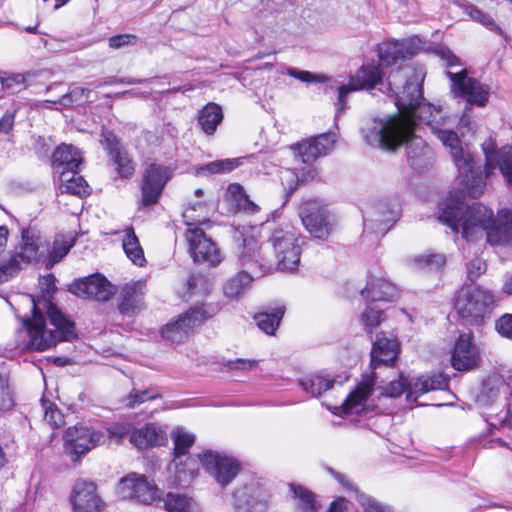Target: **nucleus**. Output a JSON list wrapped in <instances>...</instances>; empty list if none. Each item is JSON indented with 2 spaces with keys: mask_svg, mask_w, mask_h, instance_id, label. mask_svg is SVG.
Instances as JSON below:
<instances>
[{
  "mask_svg": "<svg viewBox=\"0 0 512 512\" xmlns=\"http://www.w3.org/2000/svg\"><path fill=\"white\" fill-rule=\"evenodd\" d=\"M334 383V380L325 379L318 375L305 378L300 382L303 389L313 396H320L323 392L331 389Z\"/></svg>",
  "mask_w": 512,
  "mask_h": 512,
  "instance_id": "nucleus-43",
  "label": "nucleus"
},
{
  "mask_svg": "<svg viewBox=\"0 0 512 512\" xmlns=\"http://www.w3.org/2000/svg\"><path fill=\"white\" fill-rule=\"evenodd\" d=\"M198 458L206 471L222 487L228 485L240 469L236 459L217 452L206 451L203 454H199Z\"/></svg>",
  "mask_w": 512,
  "mask_h": 512,
  "instance_id": "nucleus-16",
  "label": "nucleus"
},
{
  "mask_svg": "<svg viewBox=\"0 0 512 512\" xmlns=\"http://www.w3.org/2000/svg\"><path fill=\"white\" fill-rule=\"evenodd\" d=\"M238 512H264L267 500L258 488L246 487L235 495Z\"/></svg>",
  "mask_w": 512,
  "mask_h": 512,
  "instance_id": "nucleus-27",
  "label": "nucleus"
},
{
  "mask_svg": "<svg viewBox=\"0 0 512 512\" xmlns=\"http://www.w3.org/2000/svg\"><path fill=\"white\" fill-rule=\"evenodd\" d=\"M447 77L451 81V91L457 97H462L469 105L483 107L490 95L488 86L478 80L468 77L466 70L447 71Z\"/></svg>",
  "mask_w": 512,
  "mask_h": 512,
  "instance_id": "nucleus-10",
  "label": "nucleus"
},
{
  "mask_svg": "<svg viewBox=\"0 0 512 512\" xmlns=\"http://www.w3.org/2000/svg\"><path fill=\"white\" fill-rule=\"evenodd\" d=\"M146 284L144 281L127 283L121 291V299L118 305L121 314L133 316L144 308V293Z\"/></svg>",
  "mask_w": 512,
  "mask_h": 512,
  "instance_id": "nucleus-22",
  "label": "nucleus"
},
{
  "mask_svg": "<svg viewBox=\"0 0 512 512\" xmlns=\"http://www.w3.org/2000/svg\"><path fill=\"white\" fill-rule=\"evenodd\" d=\"M299 216L305 229L320 240H327L335 226L334 216L317 200L303 202L299 208Z\"/></svg>",
  "mask_w": 512,
  "mask_h": 512,
  "instance_id": "nucleus-8",
  "label": "nucleus"
},
{
  "mask_svg": "<svg viewBox=\"0 0 512 512\" xmlns=\"http://www.w3.org/2000/svg\"><path fill=\"white\" fill-rule=\"evenodd\" d=\"M284 305L277 306L271 311H261L254 315L253 319L257 327L267 335H274L285 314Z\"/></svg>",
  "mask_w": 512,
  "mask_h": 512,
  "instance_id": "nucleus-32",
  "label": "nucleus"
},
{
  "mask_svg": "<svg viewBox=\"0 0 512 512\" xmlns=\"http://www.w3.org/2000/svg\"><path fill=\"white\" fill-rule=\"evenodd\" d=\"M404 392L407 393V379L401 376L399 380L391 381L383 387L382 395L390 398H397Z\"/></svg>",
  "mask_w": 512,
  "mask_h": 512,
  "instance_id": "nucleus-52",
  "label": "nucleus"
},
{
  "mask_svg": "<svg viewBox=\"0 0 512 512\" xmlns=\"http://www.w3.org/2000/svg\"><path fill=\"white\" fill-rule=\"evenodd\" d=\"M207 317L202 307H193L179 315L176 321L167 323L161 330L162 337L173 343L182 342L189 336L190 332Z\"/></svg>",
  "mask_w": 512,
  "mask_h": 512,
  "instance_id": "nucleus-17",
  "label": "nucleus"
},
{
  "mask_svg": "<svg viewBox=\"0 0 512 512\" xmlns=\"http://www.w3.org/2000/svg\"><path fill=\"white\" fill-rule=\"evenodd\" d=\"M471 332L461 333L457 338L451 355V364L458 371H468L478 367L480 350L473 341Z\"/></svg>",
  "mask_w": 512,
  "mask_h": 512,
  "instance_id": "nucleus-19",
  "label": "nucleus"
},
{
  "mask_svg": "<svg viewBox=\"0 0 512 512\" xmlns=\"http://www.w3.org/2000/svg\"><path fill=\"white\" fill-rule=\"evenodd\" d=\"M39 285L41 289L46 293H52L56 289L55 287V277L52 274L47 276H43L39 280Z\"/></svg>",
  "mask_w": 512,
  "mask_h": 512,
  "instance_id": "nucleus-63",
  "label": "nucleus"
},
{
  "mask_svg": "<svg viewBox=\"0 0 512 512\" xmlns=\"http://www.w3.org/2000/svg\"><path fill=\"white\" fill-rule=\"evenodd\" d=\"M486 271V263L475 258L467 264V277L471 282L476 281Z\"/></svg>",
  "mask_w": 512,
  "mask_h": 512,
  "instance_id": "nucleus-56",
  "label": "nucleus"
},
{
  "mask_svg": "<svg viewBox=\"0 0 512 512\" xmlns=\"http://www.w3.org/2000/svg\"><path fill=\"white\" fill-rule=\"evenodd\" d=\"M160 397V394L156 393L152 389L136 390L133 389L123 400V403L128 408H134L147 400H153Z\"/></svg>",
  "mask_w": 512,
  "mask_h": 512,
  "instance_id": "nucleus-47",
  "label": "nucleus"
},
{
  "mask_svg": "<svg viewBox=\"0 0 512 512\" xmlns=\"http://www.w3.org/2000/svg\"><path fill=\"white\" fill-rule=\"evenodd\" d=\"M118 490L123 498L135 500L142 504L150 505L160 501L158 487L141 474L131 473L122 478Z\"/></svg>",
  "mask_w": 512,
  "mask_h": 512,
  "instance_id": "nucleus-12",
  "label": "nucleus"
},
{
  "mask_svg": "<svg viewBox=\"0 0 512 512\" xmlns=\"http://www.w3.org/2000/svg\"><path fill=\"white\" fill-rule=\"evenodd\" d=\"M101 136L103 138L102 142L118 174L123 178L131 177L135 172V164L119 138L110 131L102 132Z\"/></svg>",
  "mask_w": 512,
  "mask_h": 512,
  "instance_id": "nucleus-20",
  "label": "nucleus"
},
{
  "mask_svg": "<svg viewBox=\"0 0 512 512\" xmlns=\"http://www.w3.org/2000/svg\"><path fill=\"white\" fill-rule=\"evenodd\" d=\"M501 390H504V392H506V390H507L506 386L504 385V383L502 381L499 382V384L496 386L495 389L494 388L490 389L491 395L488 392V385H485L481 395L478 398V401L483 405L488 404L490 401V398H497L498 395L500 394Z\"/></svg>",
  "mask_w": 512,
  "mask_h": 512,
  "instance_id": "nucleus-59",
  "label": "nucleus"
},
{
  "mask_svg": "<svg viewBox=\"0 0 512 512\" xmlns=\"http://www.w3.org/2000/svg\"><path fill=\"white\" fill-rule=\"evenodd\" d=\"M335 135L324 133L294 145L292 148L297 152L303 163H311L318 157L330 152L335 144Z\"/></svg>",
  "mask_w": 512,
  "mask_h": 512,
  "instance_id": "nucleus-21",
  "label": "nucleus"
},
{
  "mask_svg": "<svg viewBox=\"0 0 512 512\" xmlns=\"http://www.w3.org/2000/svg\"><path fill=\"white\" fill-rule=\"evenodd\" d=\"M382 80L379 66L362 65L346 85L338 88L337 114L345 109L346 96L353 91L372 90Z\"/></svg>",
  "mask_w": 512,
  "mask_h": 512,
  "instance_id": "nucleus-15",
  "label": "nucleus"
},
{
  "mask_svg": "<svg viewBox=\"0 0 512 512\" xmlns=\"http://www.w3.org/2000/svg\"><path fill=\"white\" fill-rule=\"evenodd\" d=\"M257 365L256 360H245V359H237L235 361L229 362L230 369H238V370H248L254 368Z\"/></svg>",
  "mask_w": 512,
  "mask_h": 512,
  "instance_id": "nucleus-62",
  "label": "nucleus"
},
{
  "mask_svg": "<svg viewBox=\"0 0 512 512\" xmlns=\"http://www.w3.org/2000/svg\"><path fill=\"white\" fill-rule=\"evenodd\" d=\"M122 246L127 258L135 265L143 267L146 263L144 250L140 245L133 227L125 229V235L122 239Z\"/></svg>",
  "mask_w": 512,
  "mask_h": 512,
  "instance_id": "nucleus-34",
  "label": "nucleus"
},
{
  "mask_svg": "<svg viewBox=\"0 0 512 512\" xmlns=\"http://www.w3.org/2000/svg\"><path fill=\"white\" fill-rule=\"evenodd\" d=\"M404 57L403 45L398 43L388 44L379 48V60L382 66L395 64L399 59Z\"/></svg>",
  "mask_w": 512,
  "mask_h": 512,
  "instance_id": "nucleus-44",
  "label": "nucleus"
},
{
  "mask_svg": "<svg viewBox=\"0 0 512 512\" xmlns=\"http://www.w3.org/2000/svg\"><path fill=\"white\" fill-rule=\"evenodd\" d=\"M290 491L296 501V507L303 512H312L316 509L315 495L301 485L290 484Z\"/></svg>",
  "mask_w": 512,
  "mask_h": 512,
  "instance_id": "nucleus-42",
  "label": "nucleus"
},
{
  "mask_svg": "<svg viewBox=\"0 0 512 512\" xmlns=\"http://www.w3.org/2000/svg\"><path fill=\"white\" fill-rule=\"evenodd\" d=\"M34 77V74L31 72L27 73H11L6 74L5 76L0 78L1 85L3 88L7 90L14 91L16 88L23 85L24 87L30 85V80Z\"/></svg>",
  "mask_w": 512,
  "mask_h": 512,
  "instance_id": "nucleus-46",
  "label": "nucleus"
},
{
  "mask_svg": "<svg viewBox=\"0 0 512 512\" xmlns=\"http://www.w3.org/2000/svg\"><path fill=\"white\" fill-rule=\"evenodd\" d=\"M90 90H87L83 87H74L69 92L63 94L59 99H50L46 100L47 103L60 104L62 106H71L74 103H79L87 98L86 93H89Z\"/></svg>",
  "mask_w": 512,
  "mask_h": 512,
  "instance_id": "nucleus-48",
  "label": "nucleus"
},
{
  "mask_svg": "<svg viewBox=\"0 0 512 512\" xmlns=\"http://www.w3.org/2000/svg\"><path fill=\"white\" fill-rule=\"evenodd\" d=\"M13 406V399L9 392L4 389L0 390V412L7 411Z\"/></svg>",
  "mask_w": 512,
  "mask_h": 512,
  "instance_id": "nucleus-64",
  "label": "nucleus"
},
{
  "mask_svg": "<svg viewBox=\"0 0 512 512\" xmlns=\"http://www.w3.org/2000/svg\"><path fill=\"white\" fill-rule=\"evenodd\" d=\"M399 352L400 344L395 338L378 335L372 346L371 366L373 368L389 366L397 359Z\"/></svg>",
  "mask_w": 512,
  "mask_h": 512,
  "instance_id": "nucleus-23",
  "label": "nucleus"
},
{
  "mask_svg": "<svg viewBox=\"0 0 512 512\" xmlns=\"http://www.w3.org/2000/svg\"><path fill=\"white\" fill-rule=\"evenodd\" d=\"M269 242L275 251L279 269L290 272L297 270L303 244L300 232L290 225L277 227L273 230Z\"/></svg>",
  "mask_w": 512,
  "mask_h": 512,
  "instance_id": "nucleus-6",
  "label": "nucleus"
},
{
  "mask_svg": "<svg viewBox=\"0 0 512 512\" xmlns=\"http://www.w3.org/2000/svg\"><path fill=\"white\" fill-rule=\"evenodd\" d=\"M286 73L293 78L298 79L301 82L311 83V82H326L327 77L324 75L313 74L309 71L298 70L293 67H288L286 69Z\"/></svg>",
  "mask_w": 512,
  "mask_h": 512,
  "instance_id": "nucleus-51",
  "label": "nucleus"
},
{
  "mask_svg": "<svg viewBox=\"0 0 512 512\" xmlns=\"http://www.w3.org/2000/svg\"><path fill=\"white\" fill-rule=\"evenodd\" d=\"M137 36L134 34H118L109 38V46L113 49H119L125 46L134 45Z\"/></svg>",
  "mask_w": 512,
  "mask_h": 512,
  "instance_id": "nucleus-57",
  "label": "nucleus"
},
{
  "mask_svg": "<svg viewBox=\"0 0 512 512\" xmlns=\"http://www.w3.org/2000/svg\"><path fill=\"white\" fill-rule=\"evenodd\" d=\"M203 208L204 205L201 202H197L183 212L184 222L189 226L185 233V238L188 243L189 253L194 262L215 267L222 262V254L212 239L201 228L196 226L197 224L204 223V221L195 219L192 215V211L202 210Z\"/></svg>",
  "mask_w": 512,
  "mask_h": 512,
  "instance_id": "nucleus-4",
  "label": "nucleus"
},
{
  "mask_svg": "<svg viewBox=\"0 0 512 512\" xmlns=\"http://www.w3.org/2000/svg\"><path fill=\"white\" fill-rule=\"evenodd\" d=\"M130 441L138 449L160 446L167 441L165 432L155 424H147L144 427L136 429L130 436Z\"/></svg>",
  "mask_w": 512,
  "mask_h": 512,
  "instance_id": "nucleus-25",
  "label": "nucleus"
},
{
  "mask_svg": "<svg viewBox=\"0 0 512 512\" xmlns=\"http://www.w3.org/2000/svg\"><path fill=\"white\" fill-rule=\"evenodd\" d=\"M494 305L492 293L481 287L462 288L455 300V309L469 325L479 326L489 317Z\"/></svg>",
  "mask_w": 512,
  "mask_h": 512,
  "instance_id": "nucleus-5",
  "label": "nucleus"
},
{
  "mask_svg": "<svg viewBox=\"0 0 512 512\" xmlns=\"http://www.w3.org/2000/svg\"><path fill=\"white\" fill-rule=\"evenodd\" d=\"M495 329L502 337L512 340V314H504L497 319Z\"/></svg>",
  "mask_w": 512,
  "mask_h": 512,
  "instance_id": "nucleus-54",
  "label": "nucleus"
},
{
  "mask_svg": "<svg viewBox=\"0 0 512 512\" xmlns=\"http://www.w3.org/2000/svg\"><path fill=\"white\" fill-rule=\"evenodd\" d=\"M434 52L441 60L445 62L447 67L453 68L462 66L460 59L455 54H453L449 48L439 46L435 48Z\"/></svg>",
  "mask_w": 512,
  "mask_h": 512,
  "instance_id": "nucleus-55",
  "label": "nucleus"
},
{
  "mask_svg": "<svg viewBox=\"0 0 512 512\" xmlns=\"http://www.w3.org/2000/svg\"><path fill=\"white\" fill-rule=\"evenodd\" d=\"M107 431L111 438H115L120 441L122 437L129 433L130 427L127 423H116L108 427Z\"/></svg>",
  "mask_w": 512,
  "mask_h": 512,
  "instance_id": "nucleus-60",
  "label": "nucleus"
},
{
  "mask_svg": "<svg viewBox=\"0 0 512 512\" xmlns=\"http://www.w3.org/2000/svg\"><path fill=\"white\" fill-rule=\"evenodd\" d=\"M374 382L368 378L361 381L353 391L349 393L342 404L343 412L346 414L358 411L359 407L369 398L372 393Z\"/></svg>",
  "mask_w": 512,
  "mask_h": 512,
  "instance_id": "nucleus-31",
  "label": "nucleus"
},
{
  "mask_svg": "<svg viewBox=\"0 0 512 512\" xmlns=\"http://www.w3.org/2000/svg\"><path fill=\"white\" fill-rule=\"evenodd\" d=\"M254 278L246 271H239L228 278L222 287L223 294L230 300H239L251 288Z\"/></svg>",
  "mask_w": 512,
  "mask_h": 512,
  "instance_id": "nucleus-29",
  "label": "nucleus"
},
{
  "mask_svg": "<svg viewBox=\"0 0 512 512\" xmlns=\"http://www.w3.org/2000/svg\"><path fill=\"white\" fill-rule=\"evenodd\" d=\"M415 130H412L411 136L403 144H407V157L412 166H420L422 161L430 153L429 147L421 137L415 136Z\"/></svg>",
  "mask_w": 512,
  "mask_h": 512,
  "instance_id": "nucleus-37",
  "label": "nucleus"
},
{
  "mask_svg": "<svg viewBox=\"0 0 512 512\" xmlns=\"http://www.w3.org/2000/svg\"><path fill=\"white\" fill-rule=\"evenodd\" d=\"M356 499L366 512H392L391 508L382 504L374 497L356 491Z\"/></svg>",
  "mask_w": 512,
  "mask_h": 512,
  "instance_id": "nucleus-49",
  "label": "nucleus"
},
{
  "mask_svg": "<svg viewBox=\"0 0 512 512\" xmlns=\"http://www.w3.org/2000/svg\"><path fill=\"white\" fill-rule=\"evenodd\" d=\"M14 126V113H5L0 119V133L8 134Z\"/></svg>",
  "mask_w": 512,
  "mask_h": 512,
  "instance_id": "nucleus-61",
  "label": "nucleus"
},
{
  "mask_svg": "<svg viewBox=\"0 0 512 512\" xmlns=\"http://www.w3.org/2000/svg\"><path fill=\"white\" fill-rule=\"evenodd\" d=\"M158 503H163L167 512H200L198 504L186 494L169 492Z\"/></svg>",
  "mask_w": 512,
  "mask_h": 512,
  "instance_id": "nucleus-33",
  "label": "nucleus"
},
{
  "mask_svg": "<svg viewBox=\"0 0 512 512\" xmlns=\"http://www.w3.org/2000/svg\"><path fill=\"white\" fill-rule=\"evenodd\" d=\"M65 454L73 462L104 442V435L95 429L76 425L66 429L63 435Z\"/></svg>",
  "mask_w": 512,
  "mask_h": 512,
  "instance_id": "nucleus-9",
  "label": "nucleus"
},
{
  "mask_svg": "<svg viewBox=\"0 0 512 512\" xmlns=\"http://www.w3.org/2000/svg\"><path fill=\"white\" fill-rule=\"evenodd\" d=\"M382 311L373 307H368L361 315V321L366 330L371 331L381 322Z\"/></svg>",
  "mask_w": 512,
  "mask_h": 512,
  "instance_id": "nucleus-53",
  "label": "nucleus"
},
{
  "mask_svg": "<svg viewBox=\"0 0 512 512\" xmlns=\"http://www.w3.org/2000/svg\"><path fill=\"white\" fill-rule=\"evenodd\" d=\"M433 134L449 149L458 170L462 191L450 194L439 206L438 219L454 232L461 231L462 237L473 241L486 235L491 244H501L508 240V230L512 228V213L503 210L494 218L488 207L474 203L465 206V194L477 198L482 195L486 178L495 168H499L506 182L512 186V146L495 148V143L487 139L482 144L485 155V175L475 166L473 156L465 151L456 132L450 129L433 127Z\"/></svg>",
  "mask_w": 512,
  "mask_h": 512,
  "instance_id": "nucleus-1",
  "label": "nucleus"
},
{
  "mask_svg": "<svg viewBox=\"0 0 512 512\" xmlns=\"http://www.w3.org/2000/svg\"><path fill=\"white\" fill-rule=\"evenodd\" d=\"M69 292L83 299L107 301L116 292V288L103 275L93 274L73 281Z\"/></svg>",
  "mask_w": 512,
  "mask_h": 512,
  "instance_id": "nucleus-14",
  "label": "nucleus"
},
{
  "mask_svg": "<svg viewBox=\"0 0 512 512\" xmlns=\"http://www.w3.org/2000/svg\"><path fill=\"white\" fill-rule=\"evenodd\" d=\"M168 180L169 173L166 167L157 164L149 165L142 177L141 204L143 206L156 204Z\"/></svg>",
  "mask_w": 512,
  "mask_h": 512,
  "instance_id": "nucleus-18",
  "label": "nucleus"
},
{
  "mask_svg": "<svg viewBox=\"0 0 512 512\" xmlns=\"http://www.w3.org/2000/svg\"><path fill=\"white\" fill-rule=\"evenodd\" d=\"M377 213L378 218L375 219L378 223L377 230L386 233L400 217V205L396 200L380 204Z\"/></svg>",
  "mask_w": 512,
  "mask_h": 512,
  "instance_id": "nucleus-36",
  "label": "nucleus"
},
{
  "mask_svg": "<svg viewBox=\"0 0 512 512\" xmlns=\"http://www.w3.org/2000/svg\"><path fill=\"white\" fill-rule=\"evenodd\" d=\"M361 295L373 302L375 301H393L398 290L395 285L383 278L372 277L367 286L361 291Z\"/></svg>",
  "mask_w": 512,
  "mask_h": 512,
  "instance_id": "nucleus-26",
  "label": "nucleus"
},
{
  "mask_svg": "<svg viewBox=\"0 0 512 512\" xmlns=\"http://www.w3.org/2000/svg\"><path fill=\"white\" fill-rule=\"evenodd\" d=\"M59 189L61 193L84 197L89 194V185L85 179L78 174L77 170L60 171Z\"/></svg>",
  "mask_w": 512,
  "mask_h": 512,
  "instance_id": "nucleus-30",
  "label": "nucleus"
},
{
  "mask_svg": "<svg viewBox=\"0 0 512 512\" xmlns=\"http://www.w3.org/2000/svg\"><path fill=\"white\" fill-rule=\"evenodd\" d=\"M240 165L239 159H222L212 161L196 169L198 175L209 176L229 173Z\"/></svg>",
  "mask_w": 512,
  "mask_h": 512,
  "instance_id": "nucleus-41",
  "label": "nucleus"
},
{
  "mask_svg": "<svg viewBox=\"0 0 512 512\" xmlns=\"http://www.w3.org/2000/svg\"><path fill=\"white\" fill-rule=\"evenodd\" d=\"M446 264V257L444 254H426L419 255L409 259V265L416 270L424 271H439Z\"/></svg>",
  "mask_w": 512,
  "mask_h": 512,
  "instance_id": "nucleus-39",
  "label": "nucleus"
},
{
  "mask_svg": "<svg viewBox=\"0 0 512 512\" xmlns=\"http://www.w3.org/2000/svg\"><path fill=\"white\" fill-rule=\"evenodd\" d=\"M69 502L73 512H102L105 502L94 482L77 479L71 489Z\"/></svg>",
  "mask_w": 512,
  "mask_h": 512,
  "instance_id": "nucleus-13",
  "label": "nucleus"
},
{
  "mask_svg": "<svg viewBox=\"0 0 512 512\" xmlns=\"http://www.w3.org/2000/svg\"><path fill=\"white\" fill-rule=\"evenodd\" d=\"M171 437L174 441V463L176 467V480L179 485H187L196 476L197 468L195 461L187 458L183 463L181 457L184 456L193 445L195 437L183 428L173 430Z\"/></svg>",
  "mask_w": 512,
  "mask_h": 512,
  "instance_id": "nucleus-11",
  "label": "nucleus"
},
{
  "mask_svg": "<svg viewBox=\"0 0 512 512\" xmlns=\"http://www.w3.org/2000/svg\"><path fill=\"white\" fill-rule=\"evenodd\" d=\"M74 245L73 240L64 241L56 239L53 243V248L49 253V265L52 266L59 262Z\"/></svg>",
  "mask_w": 512,
  "mask_h": 512,
  "instance_id": "nucleus-50",
  "label": "nucleus"
},
{
  "mask_svg": "<svg viewBox=\"0 0 512 512\" xmlns=\"http://www.w3.org/2000/svg\"><path fill=\"white\" fill-rule=\"evenodd\" d=\"M22 244L20 251L0 266V283L8 281L16 275L23 264H29L38 260L40 233L35 228H25L21 232Z\"/></svg>",
  "mask_w": 512,
  "mask_h": 512,
  "instance_id": "nucleus-7",
  "label": "nucleus"
},
{
  "mask_svg": "<svg viewBox=\"0 0 512 512\" xmlns=\"http://www.w3.org/2000/svg\"><path fill=\"white\" fill-rule=\"evenodd\" d=\"M389 91L394 96L398 114L368 120L362 135L370 146L395 151L416 130L417 121L433 127L443 126L446 118L440 108L423 101L422 77L400 69L388 76Z\"/></svg>",
  "mask_w": 512,
  "mask_h": 512,
  "instance_id": "nucleus-2",
  "label": "nucleus"
},
{
  "mask_svg": "<svg viewBox=\"0 0 512 512\" xmlns=\"http://www.w3.org/2000/svg\"><path fill=\"white\" fill-rule=\"evenodd\" d=\"M241 239V244L238 245L239 258L243 266L248 265L251 261L261 262L264 261L261 255V247L258 245L254 236H246L240 234L238 240Z\"/></svg>",
  "mask_w": 512,
  "mask_h": 512,
  "instance_id": "nucleus-38",
  "label": "nucleus"
},
{
  "mask_svg": "<svg viewBox=\"0 0 512 512\" xmlns=\"http://www.w3.org/2000/svg\"><path fill=\"white\" fill-rule=\"evenodd\" d=\"M82 160L81 152L72 145L62 144L53 153V164L59 172L77 170Z\"/></svg>",
  "mask_w": 512,
  "mask_h": 512,
  "instance_id": "nucleus-28",
  "label": "nucleus"
},
{
  "mask_svg": "<svg viewBox=\"0 0 512 512\" xmlns=\"http://www.w3.org/2000/svg\"><path fill=\"white\" fill-rule=\"evenodd\" d=\"M41 407L44 411V419L50 426L60 427L65 423L64 415L50 400L42 398Z\"/></svg>",
  "mask_w": 512,
  "mask_h": 512,
  "instance_id": "nucleus-45",
  "label": "nucleus"
},
{
  "mask_svg": "<svg viewBox=\"0 0 512 512\" xmlns=\"http://www.w3.org/2000/svg\"><path fill=\"white\" fill-rule=\"evenodd\" d=\"M227 194L231 200L235 202L239 210L251 214L259 211V206L248 197L241 185L237 183L230 184L227 189Z\"/></svg>",
  "mask_w": 512,
  "mask_h": 512,
  "instance_id": "nucleus-40",
  "label": "nucleus"
},
{
  "mask_svg": "<svg viewBox=\"0 0 512 512\" xmlns=\"http://www.w3.org/2000/svg\"><path fill=\"white\" fill-rule=\"evenodd\" d=\"M469 15L473 20L480 22L481 24H483L484 26H486L490 29L497 26L495 21L493 20V18L490 15L481 11L478 8L472 7L470 9Z\"/></svg>",
  "mask_w": 512,
  "mask_h": 512,
  "instance_id": "nucleus-58",
  "label": "nucleus"
},
{
  "mask_svg": "<svg viewBox=\"0 0 512 512\" xmlns=\"http://www.w3.org/2000/svg\"><path fill=\"white\" fill-rule=\"evenodd\" d=\"M222 119L221 107L215 103H209L199 112L198 123L207 135H212Z\"/></svg>",
  "mask_w": 512,
  "mask_h": 512,
  "instance_id": "nucleus-35",
  "label": "nucleus"
},
{
  "mask_svg": "<svg viewBox=\"0 0 512 512\" xmlns=\"http://www.w3.org/2000/svg\"><path fill=\"white\" fill-rule=\"evenodd\" d=\"M32 307V317L23 318V327L18 331L16 347L21 350L44 351L58 341H68L76 337L74 323L70 321L52 302L44 300V307L55 331L47 330L45 318L34 298L28 299Z\"/></svg>",
  "mask_w": 512,
  "mask_h": 512,
  "instance_id": "nucleus-3",
  "label": "nucleus"
},
{
  "mask_svg": "<svg viewBox=\"0 0 512 512\" xmlns=\"http://www.w3.org/2000/svg\"><path fill=\"white\" fill-rule=\"evenodd\" d=\"M448 386V378L442 373L432 376H421L419 378L407 381L408 402L416 401L417 398L432 390L445 389Z\"/></svg>",
  "mask_w": 512,
  "mask_h": 512,
  "instance_id": "nucleus-24",
  "label": "nucleus"
}]
</instances>
